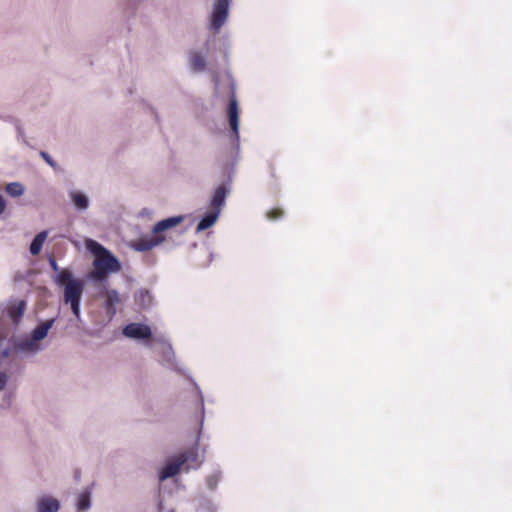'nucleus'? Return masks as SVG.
I'll list each match as a JSON object with an SVG mask.
<instances>
[{"label": "nucleus", "instance_id": "f257e3e1", "mask_svg": "<svg viewBox=\"0 0 512 512\" xmlns=\"http://www.w3.org/2000/svg\"><path fill=\"white\" fill-rule=\"evenodd\" d=\"M51 269L57 273L55 283L64 287V302L70 304L74 316L80 318V301L82 298L84 284L80 279H74L68 269H59L57 261L53 256L49 258Z\"/></svg>", "mask_w": 512, "mask_h": 512}, {"label": "nucleus", "instance_id": "f03ea898", "mask_svg": "<svg viewBox=\"0 0 512 512\" xmlns=\"http://www.w3.org/2000/svg\"><path fill=\"white\" fill-rule=\"evenodd\" d=\"M86 248L94 255L93 271L90 276L96 281H103L110 273L121 269L118 259L104 246L93 239H86Z\"/></svg>", "mask_w": 512, "mask_h": 512}, {"label": "nucleus", "instance_id": "7ed1b4c3", "mask_svg": "<svg viewBox=\"0 0 512 512\" xmlns=\"http://www.w3.org/2000/svg\"><path fill=\"white\" fill-rule=\"evenodd\" d=\"M184 220L183 216H173L157 222L151 236H142L131 243V248L138 252H147L162 244L166 236L163 234L166 230L174 228L181 224Z\"/></svg>", "mask_w": 512, "mask_h": 512}, {"label": "nucleus", "instance_id": "20e7f679", "mask_svg": "<svg viewBox=\"0 0 512 512\" xmlns=\"http://www.w3.org/2000/svg\"><path fill=\"white\" fill-rule=\"evenodd\" d=\"M228 8V0H217L214 4L211 17V26L214 30H219L225 23L228 17Z\"/></svg>", "mask_w": 512, "mask_h": 512}, {"label": "nucleus", "instance_id": "39448f33", "mask_svg": "<svg viewBox=\"0 0 512 512\" xmlns=\"http://www.w3.org/2000/svg\"><path fill=\"white\" fill-rule=\"evenodd\" d=\"M123 334L128 338L145 339L151 336V329L145 324L130 323L124 327Z\"/></svg>", "mask_w": 512, "mask_h": 512}, {"label": "nucleus", "instance_id": "423d86ee", "mask_svg": "<svg viewBox=\"0 0 512 512\" xmlns=\"http://www.w3.org/2000/svg\"><path fill=\"white\" fill-rule=\"evenodd\" d=\"M180 460H185V470L197 469L200 467L202 460L199 459L197 448L193 447L185 450L178 455Z\"/></svg>", "mask_w": 512, "mask_h": 512}, {"label": "nucleus", "instance_id": "0eeeda50", "mask_svg": "<svg viewBox=\"0 0 512 512\" xmlns=\"http://www.w3.org/2000/svg\"><path fill=\"white\" fill-rule=\"evenodd\" d=\"M185 465V460H180L178 455L174 457L166 466L162 469L159 480L164 481L167 478L177 475L180 469Z\"/></svg>", "mask_w": 512, "mask_h": 512}, {"label": "nucleus", "instance_id": "6e6552de", "mask_svg": "<svg viewBox=\"0 0 512 512\" xmlns=\"http://www.w3.org/2000/svg\"><path fill=\"white\" fill-rule=\"evenodd\" d=\"M228 117L230 127L236 137L239 134V108L237 100L234 96L230 99L229 107H228Z\"/></svg>", "mask_w": 512, "mask_h": 512}, {"label": "nucleus", "instance_id": "1a4fd4ad", "mask_svg": "<svg viewBox=\"0 0 512 512\" xmlns=\"http://www.w3.org/2000/svg\"><path fill=\"white\" fill-rule=\"evenodd\" d=\"M229 193V189L226 185L218 186L212 196L210 201V207L214 211H221L222 206L224 205L225 199Z\"/></svg>", "mask_w": 512, "mask_h": 512}, {"label": "nucleus", "instance_id": "9d476101", "mask_svg": "<svg viewBox=\"0 0 512 512\" xmlns=\"http://www.w3.org/2000/svg\"><path fill=\"white\" fill-rule=\"evenodd\" d=\"M105 309L107 314L113 316L116 312V305L121 302L119 293L116 290L106 289L103 293Z\"/></svg>", "mask_w": 512, "mask_h": 512}, {"label": "nucleus", "instance_id": "9b49d317", "mask_svg": "<svg viewBox=\"0 0 512 512\" xmlns=\"http://www.w3.org/2000/svg\"><path fill=\"white\" fill-rule=\"evenodd\" d=\"M59 507V501L49 496H43L37 502V512H58Z\"/></svg>", "mask_w": 512, "mask_h": 512}, {"label": "nucleus", "instance_id": "f8f14e48", "mask_svg": "<svg viewBox=\"0 0 512 512\" xmlns=\"http://www.w3.org/2000/svg\"><path fill=\"white\" fill-rule=\"evenodd\" d=\"M26 307V301L20 300L15 304H10L7 309L8 316L14 323H18L23 316Z\"/></svg>", "mask_w": 512, "mask_h": 512}, {"label": "nucleus", "instance_id": "ddd939ff", "mask_svg": "<svg viewBox=\"0 0 512 512\" xmlns=\"http://www.w3.org/2000/svg\"><path fill=\"white\" fill-rule=\"evenodd\" d=\"M219 211H214L211 209L210 212H208L198 223L197 225V231L200 232V231H204L208 228H210L211 226H213L215 224V222L217 221L218 217H219Z\"/></svg>", "mask_w": 512, "mask_h": 512}, {"label": "nucleus", "instance_id": "4468645a", "mask_svg": "<svg viewBox=\"0 0 512 512\" xmlns=\"http://www.w3.org/2000/svg\"><path fill=\"white\" fill-rule=\"evenodd\" d=\"M53 324L54 319H50L37 326L32 332V339L34 341H40L44 339L47 336L48 331L53 326Z\"/></svg>", "mask_w": 512, "mask_h": 512}, {"label": "nucleus", "instance_id": "2eb2a0df", "mask_svg": "<svg viewBox=\"0 0 512 512\" xmlns=\"http://www.w3.org/2000/svg\"><path fill=\"white\" fill-rule=\"evenodd\" d=\"M47 238V232L42 231L38 233L30 244V253L32 255H38L42 249L43 243Z\"/></svg>", "mask_w": 512, "mask_h": 512}, {"label": "nucleus", "instance_id": "dca6fc26", "mask_svg": "<svg viewBox=\"0 0 512 512\" xmlns=\"http://www.w3.org/2000/svg\"><path fill=\"white\" fill-rule=\"evenodd\" d=\"M71 199H72L74 205L80 210L86 209L89 205L88 198L86 197V195H84L82 193L72 192Z\"/></svg>", "mask_w": 512, "mask_h": 512}, {"label": "nucleus", "instance_id": "f3484780", "mask_svg": "<svg viewBox=\"0 0 512 512\" xmlns=\"http://www.w3.org/2000/svg\"><path fill=\"white\" fill-rule=\"evenodd\" d=\"M190 65L195 71H201L205 67V59L199 52L190 55Z\"/></svg>", "mask_w": 512, "mask_h": 512}, {"label": "nucleus", "instance_id": "a211bd4d", "mask_svg": "<svg viewBox=\"0 0 512 512\" xmlns=\"http://www.w3.org/2000/svg\"><path fill=\"white\" fill-rule=\"evenodd\" d=\"M5 190L9 195L13 197L21 196L24 193L23 185L18 182L7 184Z\"/></svg>", "mask_w": 512, "mask_h": 512}, {"label": "nucleus", "instance_id": "6ab92c4d", "mask_svg": "<svg viewBox=\"0 0 512 512\" xmlns=\"http://www.w3.org/2000/svg\"><path fill=\"white\" fill-rule=\"evenodd\" d=\"M77 507L80 511L87 510L90 507V492L85 491L79 495Z\"/></svg>", "mask_w": 512, "mask_h": 512}, {"label": "nucleus", "instance_id": "aec40b11", "mask_svg": "<svg viewBox=\"0 0 512 512\" xmlns=\"http://www.w3.org/2000/svg\"><path fill=\"white\" fill-rule=\"evenodd\" d=\"M284 215V211L281 208H272L267 213L266 216L269 220H278Z\"/></svg>", "mask_w": 512, "mask_h": 512}, {"label": "nucleus", "instance_id": "412c9836", "mask_svg": "<svg viewBox=\"0 0 512 512\" xmlns=\"http://www.w3.org/2000/svg\"><path fill=\"white\" fill-rule=\"evenodd\" d=\"M40 156L45 160V162L50 165L51 167L55 168L56 163L55 161L50 157V155L47 152L41 151Z\"/></svg>", "mask_w": 512, "mask_h": 512}, {"label": "nucleus", "instance_id": "4be33fe9", "mask_svg": "<svg viewBox=\"0 0 512 512\" xmlns=\"http://www.w3.org/2000/svg\"><path fill=\"white\" fill-rule=\"evenodd\" d=\"M269 172H270V176L273 178V179H277V175H276V168H275V165L270 163L269 164Z\"/></svg>", "mask_w": 512, "mask_h": 512}, {"label": "nucleus", "instance_id": "5701e85b", "mask_svg": "<svg viewBox=\"0 0 512 512\" xmlns=\"http://www.w3.org/2000/svg\"><path fill=\"white\" fill-rule=\"evenodd\" d=\"M7 382V378L5 374H0V391L4 389Z\"/></svg>", "mask_w": 512, "mask_h": 512}, {"label": "nucleus", "instance_id": "b1692460", "mask_svg": "<svg viewBox=\"0 0 512 512\" xmlns=\"http://www.w3.org/2000/svg\"><path fill=\"white\" fill-rule=\"evenodd\" d=\"M6 209V201L3 196L0 194V214H2Z\"/></svg>", "mask_w": 512, "mask_h": 512}]
</instances>
